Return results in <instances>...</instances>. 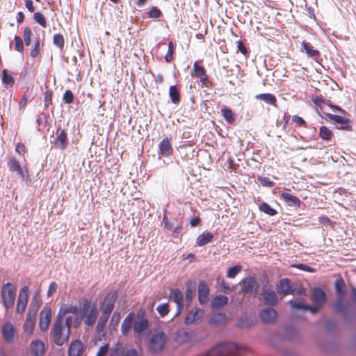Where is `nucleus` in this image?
Here are the masks:
<instances>
[{
	"label": "nucleus",
	"instance_id": "obj_1",
	"mask_svg": "<svg viewBox=\"0 0 356 356\" xmlns=\"http://www.w3.org/2000/svg\"><path fill=\"white\" fill-rule=\"evenodd\" d=\"M334 288L338 298L333 304V308L335 312L341 314L343 321L345 323H350L353 320V312L350 309L349 302H343L342 296L346 293V285L342 278H338L334 283Z\"/></svg>",
	"mask_w": 356,
	"mask_h": 356
},
{
	"label": "nucleus",
	"instance_id": "obj_2",
	"mask_svg": "<svg viewBox=\"0 0 356 356\" xmlns=\"http://www.w3.org/2000/svg\"><path fill=\"white\" fill-rule=\"evenodd\" d=\"M245 346L238 345L234 342L219 343L209 349L202 356H238L241 350H247Z\"/></svg>",
	"mask_w": 356,
	"mask_h": 356
},
{
	"label": "nucleus",
	"instance_id": "obj_3",
	"mask_svg": "<svg viewBox=\"0 0 356 356\" xmlns=\"http://www.w3.org/2000/svg\"><path fill=\"white\" fill-rule=\"evenodd\" d=\"M50 337L56 346H61L68 341L70 332L67 330L66 333H63V323H60L58 321L53 323Z\"/></svg>",
	"mask_w": 356,
	"mask_h": 356
},
{
	"label": "nucleus",
	"instance_id": "obj_4",
	"mask_svg": "<svg viewBox=\"0 0 356 356\" xmlns=\"http://www.w3.org/2000/svg\"><path fill=\"white\" fill-rule=\"evenodd\" d=\"M167 337L165 333L160 330L152 336L149 340V349L154 353L161 352L166 343Z\"/></svg>",
	"mask_w": 356,
	"mask_h": 356
},
{
	"label": "nucleus",
	"instance_id": "obj_5",
	"mask_svg": "<svg viewBox=\"0 0 356 356\" xmlns=\"http://www.w3.org/2000/svg\"><path fill=\"white\" fill-rule=\"evenodd\" d=\"M1 297L6 310L13 308L15 304V293L12 288V284L8 282L1 288Z\"/></svg>",
	"mask_w": 356,
	"mask_h": 356
},
{
	"label": "nucleus",
	"instance_id": "obj_6",
	"mask_svg": "<svg viewBox=\"0 0 356 356\" xmlns=\"http://www.w3.org/2000/svg\"><path fill=\"white\" fill-rule=\"evenodd\" d=\"M117 298L118 292L116 291H111L105 296L103 302L100 304L102 314L111 316L114 309Z\"/></svg>",
	"mask_w": 356,
	"mask_h": 356
},
{
	"label": "nucleus",
	"instance_id": "obj_7",
	"mask_svg": "<svg viewBox=\"0 0 356 356\" xmlns=\"http://www.w3.org/2000/svg\"><path fill=\"white\" fill-rule=\"evenodd\" d=\"M51 143L55 148L61 151L65 150L69 145L67 130L61 129L60 127H58Z\"/></svg>",
	"mask_w": 356,
	"mask_h": 356
},
{
	"label": "nucleus",
	"instance_id": "obj_8",
	"mask_svg": "<svg viewBox=\"0 0 356 356\" xmlns=\"http://www.w3.org/2000/svg\"><path fill=\"white\" fill-rule=\"evenodd\" d=\"M325 115L329 120L340 124L339 127H337V129L345 131H352L353 122L350 119L344 118V115H338L332 113H325Z\"/></svg>",
	"mask_w": 356,
	"mask_h": 356
},
{
	"label": "nucleus",
	"instance_id": "obj_9",
	"mask_svg": "<svg viewBox=\"0 0 356 356\" xmlns=\"http://www.w3.org/2000/svg\"><path fill=\"white\" fill-rule=\"evenodd\" d=\"M29 299V286H24L18 295L16 312L17 314H23L26 309L27 302Z\"/></svg>",
	"mask_w": 356,
	"mask_h": 356
},
{
	"label": "nucleus",
	"instance_id": "obj_10",
	"mask_svg": "<svg viewBox=\"0 0 356 356\" xmlns=\"http://www.w3.org/2000/svg\"><path fill=\"white\" fill-rule=\"evenodd\" d=\"M242 289L241 291L244 293H254L256 296L258 293L259 284L255 278L248 276L241 281Z\"/></svg>",
	"mask_w": 356,
	"mask_h": 356
},
{
	"label": "nucleus",
	"instance_id": "obj_11",
	"mask_svg": "<svg viewBox=\"0 0 356 356\" xmlns=\"http://www.w3.org/2000/svg\"><path fill=\"white\" fill-rule=\"evenodd\" d=\"M277 293L282 296L294 294L291 282L289 278L280 279L276 285Z\"/></svg>",
	"mask_w": 356,
	"mask_h": 356
},
{
	"label": "nucleus",
	"instance_id": "obj_12",
	"mask_svg": "<svg viewBox=\"0 0 356 356\" xmlns=\"http://www.w3.org/2000/svg\"><path fill=\"white\" fill-rule=\"evenodd\" d=\"M51 309L49 307H44L40 313L39 327L42 332L47 330L51 320Z\"/></svg>",
	"mask_w": 356,
	"mask_h": 356
},
{
	"label": "nucleus",
	"instance_id": "obj_13",
	"mask_svg": "<svg viewBox=\"0 0 356 356\" xmlns=\"http://www.w3.org/2000/svg\"><path fill=\"white\" fill-rule=\"evenodd\" d=\"M261 296L264 303L266 305L275 306L280 301L277 293L272 289H263Z\"/></svg>",
	"mask_w": 356,
	"mask_h": 356
},
{
	"label": "nucleus",
	"instance_id": "obj_14",
	"mask_svg": "<svg viewBox=\"0 0 356 356\" xmlns=\"http://www.w3.org/2000/svg\"><path fill=\"white\" fill-rule=\"evenodd\" d=\"M260 320L266 324H270L275 321L277 318V311L272 307H266L259 312Z\"/></svg>",
	"mask_w": 356,
	"mask_h": 356
},
{
	"label": "nucleus",
	"instance_id": "obj_15",
	"mask_svg": "<svg viewBox=\"0 0 356 356\" xmlns=\"http://www.w3.org/2000/svg\"><path fill=\"white\" fill-rule=\"evenodd\" d=\"M170 300L175 302L177 305L175 316L179 315L184 307V296L181 290L179 289L171 290Z\"/></svg>",
	"mask_w": 356,
	"mask_h": 356
},
{
	"label": "nucleus",
	"instance_id": "obj_16",
	"mask_svg": "<svg viewBox=\"0 0 356 356\" xmlns=\"http://www.w3.org/2000/svg\"><path fill=\"white\" fill-rule=\"evenodd\" d=\"M91 301L87 298L83 299L81 304H80L79 314L74 318V327H77L81 322V320L86 316L87 313L91 308Z\"/></svg>",
	"mask_w": 356,
	"mask_h": 356
},
{
	"label": "nucleus",
	"instance_id": "obj_17",
	"mask_svg": "<svg viewBox=\"0 0 356 356\" xmlns=\"http://www.w3.org/2000/svg\"><path fill=\"white\" fill-rule=\"evenodd\" d=\"M8 167L10 171L17 172V175L22 178V179H24L26 175L28 174L26 169L22 168L19 161H17L15 157L9 158Z\"/></svg>",
	"mask_w": 356,
	"mask_h": 356
},
{
	"label": "nucleus",
	"instance_id": "obj_18",
	"mask_svg": "<svg viewBox=\"0 0 356 356\" xmlns=\"http://www.w3.org/2000/svg\"><path fill=\"white\" fill-rule=\"evenodd\" d=\"M198 301L200 304L204 305L208 302L209 288L204 280H200L198 284Z\"/></svg>",
	"mask_w": 356,
	"mask_h": 356
},
{
	"label": "nucleus",
	"instance_id": "obj_19",
	"mask_svg": "<svg viewBox=\"0 0 356 356\" xmlns=\"http://www.w3.org/2000/svg\"><path fill=\"white\" fill-rule=\"evenodd\" d=\"M173 153V149L168 137L164 138L159 144L158 154L159 156L168 157Z\"/></svg>",
	"mask_w": 356,
	"mask_h": 356
},
{
	"label": "nucleus",
	"instance_id": "obj_20",
	"mask_svg": "<svg viewBox=\"0 0 356 356\" xmlns=\"http://www.w3.org/2000/svg\"><path fill=\"white\" fill-rule=\"evenodd\" d=\"M312 301L318 306H322L327 301L325 292L320 287H315L312 291Z\"/></svg>",
	"mask_w": 356,
	"mask_h": 356
},
{
	"label": "nucleus",
	"instance_id": "obj_21",
	"mask_svg": "<svg viewBox=\"0 0 356 356\" xmlns=\"http://www.w3.org/2000/svg\"><path fill=\"white\" fill-rule=\"evenodd\" d=\"M35 317L36 314L34 312H32V311H28L23 327L24 332L29 334H32L33 332Z\"/></svg>",
	"mask_w": 356,
	"mask_h": 356
},
{
	"label": "nucleus",
	"instance_id": "obj_22",
	"mask_svg": "<svg viewBox=\"0 0 356 356\" xmlns=\"http://www.w3.org/2000/svg\"><path fill=\"white\" fill-rule=\"evenodd\" d=\"M98 316V310L95 305H92L86 316H84V323L88 326L92 327L95 323Z\"/></svg>",
	"mask_w": 356,
	"mask_h": 356
},
{
	"label": "nucleus",
	"instance_id": "obj_23",
	"mask_svg": "<svg viewBox=\"0 0 356 356\" xmlns=\"http://www.w3.org/2000/svg\"><path fill=\"white\" fill-rule=\"evenodd\" d=\"M44 343L40 340L33 341L31 343V353L33 356H42L44 353Z\"/></svg>",
	"mask_w": 356,
	"mask_h": 356
},
{
	"label": "nucleus",
	"instance_id": "obj_24",
	"mask_svg": "<svg viewBox=\"0 0 356 356\" xmlns=\"http://www.w3.org/2000/svg\"><path fill=\"white\" fill-rule=\"evenodd\" d=\"M14 327L10 322H6L2 327V334L3 339L10 343L13 341L14 339Z\"/></svg>",
	"mask_w": 356,
	"mask_h": 356
},
{
	"label": "nucleus",
	"instance_id": "obj_25",
	"mask_svg": "<svg viewBox=\"0 0 356 356\" xmlns=\"http://www.w3.org/2000/svg\"><path fill=\"white\" fill-rule=\"evenodd\" d=\"M83 348V343L80 341H72L68 348V356H81Z\"/></svg>",
	"mask_w": 356,
	"mask_h": 356
},
{
	"label": "nucleus",
	"instance_id": "obj_26",
	"mask_svg": "<svg viewBox=\"0 0 356 356\" xmlns=\"http://www.w3.org/2000/svg\"><path fill=\"white\" fill-rule=\"evenodd\" d=\"M281 197L289 207H299L301 204L300 199L290 193L283 192Z\"/></svg>",
	"mask_w": 356,
	"mask_h": 356
},
{
	"label": "nucleus",
	"instance_id": "obj_27",
	"mask_svg": "<svg viewBox=\"0 0 356 356\" xmlns=\"http://www.w3.org/2000/svg\"><path fill=\"white\" fill-rule=\"evenodd\" d=\"M149 327V321L145 318H142L139 321H136L133 325L134 332L141 334L145 332Z\"/></svg>",
	"mask_w": 356,
	"mask_h": 356
},
{
	"label": "nucleus",
	"instance_id": "obj_28",
	"mask_svg": "<svg viewBox=\"0 0 356 356\" xmlns=\"http://www.w3.org/2000/svg\"><path fill=\"white\" fill-rule=\"evenodd\" d=\"M228 302V298L223 295H218L213 298L211 302V307L212 309L220 308Z\"/></svg>",
	"mask_w": 356,
	"mask_h": 356
},
{
	"label": "nucleus",
	"instance_id": "obj_29",
	"mask_svg": "<svg viewBox=\"0 0 356 356\" xmlns=\"http://www.w3.org/2000/svg\"><path fill=\"white\" fill-rule=\"evenodd\" d=\"M305 50L307 56L313 59H316L320 56V52L317 49H313L312 45L305 41L302 43V51Z\"/></svg>",
	"mask_w": 356,
	"mask_h": 356
},
{
	"label": "nucleus",
	"instance_id": "obj_30",
	"mask_svg": "<svg viewBox=\"0 0 356 356\" xmlns=\"http://www.w3.org/2000/svg\"><path fill=\"white\" fill-rule=\"evenodd\" d=\"M213 234L210 232H203L196 238V245L202 247L211 241Z\"/></svg>",
	"mask_w": 356,
	"mask_h": 356
},
{
	"label": "nucleus",
	"instance_id": "obj_31",
	"mask_svg": "<svg viewBox=\"0 0 356 356\" xmlns=\"http://www.w3.org/2000/svg\"><path fill=\"white\" fill-rule=\"evenodd\" d=\"M41 305H42V300L40 296V291H37L34 293V295L31 299L30 308H29V311H32V312H34L35 314H37L38 309L40 307Z\"/></svg>",
	"mask_w": 356,
	"mask_h": 356
},
{
	"label": "nucleus",
	"instance_id": "obj_32",
	"mask_svg": "<svg viewBox=\"0 0 356 356\" xmlns=\"http://www.w3.org/2000/svg\"><path fill=\"white\" fill-rule=\"evenodd\" d=\"M164 227L176 234H179L182 229V225L181 223L178 222L177 220H170L169 222H165V226Z\"/></svg>",
	"mask_w": 356,
	"mask_h": 356
},
{
	"label": "nucleus",
	"instance_id": "obj_33",
	"mask_svg": "<svg viewBox=\"0 0 356 356\" xmlns=\"http://www.w3.org/2000/svg\"><path fill=\"white\" fill-rule=\"evenodd\" d=\"M109 317V316L101 314L96 325V332L97 334H100L104 331Z\"/></svg>",
	"mask_w": 356,
	"mask_h": 356
},
{
	"label": "nucleus",
	"instance_id": "obj_34",
	"mask_svg": "<svg viewBox=\"0 0 356 356\" xmlns=\"http://www.w3.org/2000/svg\"><path fill=\"white\" fill-rule=\"evenodd\" d=\"M169 96L172 102L177 104L180 102V93L176 86H171L169 88Z\"/></svg>",
	"mask_w": 356,
	"mask_h": 356
},
{
	"label": "nucleus",
	"instance_id": "obj_35",
	"mask_svg": "<svg viewBox=\"0 0 356 356\" xmlns=\"http://www.w3.org/2000/svg\"><path fill=\"white\" fill-rule=\"evenodd\" d=\"M226 321V315L223 313H218L213 314L209 319L210 325H220L225 323Z\"/></svg>",
	"mask_w": 356,
	"mask_h": 356
},
{
	"label": "nucleus",
	"instance_id": "obj_36",
	"mask_svg": "<svg viewBox=\"0 0 356 356\" xmlns=\"http://www.w3.org/2000/svg\"><path fill=\"white\" fill-rule=\"evenodd\" d=\"M2 83L3 84L9 86L13 87L15 84V79L13 76L8 73V71L6 69H3L2 70Z\"/></svg>",
	"mask_w": 356,
	"mask_h": 356
},
{
	"label": "nucleus",
	"instance_id": "obj_37",
	"mask_svg": "<svg viewBox=\"0 0 356 356\" xmlns=\"http://www.w3.org/2000/svg\"><path fill=\"white\" fill-rule=\"evenodd\" d=\"M256 98L260 100L264 101L268 104L270 105H275L276 102V98L275 97L270 93H262L257 95L256 96Z\"/></svg>",
	"mask_w": 356,
	"mask_h": 356
},
{
	"label": "nucleus",
	"instance_id": "obj_38",
	"mask_svg": "<svg viewBox=\"0 0 356 356\" xmlns=\"http://www.w3.org/2000/svg\"><path fill=\"white\" fill-rule=\"evenodd\" d=\"M333 136V132L327 127L321 126L319 129V137L324 140H329Z\"/></svg>",
	"mask_w": 356,
	"mask_h": 356
},
{
	"label": "nucleus",
	"instance_id": "obj_39",
	"mask_svg": "<svg viewBox=\"0 0 356 356\" xmlns=\"http://www.w3.org/2000/svg\"><path fill=\"white\" fill-rule=\"evenodd\" d=\"M221 114L229 124H233L235 121L232 111L229 108H224L221 110Z\"/></svg>",
	"mask_w": 356,
	"mask_h": 356
},
{
	"label": "nucleus",
	"instance_id": "obj_40",
	"mask_svg": "<svg viewBox=\"0 0 356 356\" xmlns=\"http://www.w3.org/2000/svg\"><path fill=\"white\" fill-rule=\"evenodd\" d=\"M259 209L261 212H264L270 216H275L277 213V211L266 202L261 204L259 206Z\"/></svg>",
	"mask_w": 356,
	"mask_h": 356
},
{
	"label": "nucleus",
	"instance_id": "obj_41",
	"mask_svg": "<svg viewBox=\"0 0 356 356\" xmlns=\"http://www.w3.org/2000/svg\"><path fill=\"white\" fill-rule=\"evenodd\" d=\"M34 45L30 51V56L32 58H36L40 51V42L38 38H33Z\"/></svg>",
	"mask_w": 356,
	"mask_h": 356
},
{
	"label": "nucleus",
	"instance_id": "obj_42",
	"mask_svg": "<svg viewBox=\"0 0 356 356\" xmlns=\"http://www.w3.org/2000/svg\"><path fill=\"white\" fill-rule=\"evenodd\" d=\"M206 74V70L203 66H200L197 62L193 64V72L191 73L192 76L200 77Z\"/></svg>",
	"mask_w": 356,
	"mask_h": 356
},
{
	"label": "nucleus",
	"instance_id": "obj_43",
	"mask_svg": "<svg viewBox=\"0 0 356 356\" xmlns=\"http://www.w3.org/2000/svg\"><path fill=\"white\" fill-rule=\"evenodd\" d=\"M33 36V33L30 27L26 26L24 29L23 39L26 46H29L31 44V38Z\"/></svg>",
	"mask_w": 356,
	"mask_h": 356
},
{
	"label": "nucleus",
	"instance_id": "obj_44",
	"mask_svg": "<svg viewBox=\"0 0 356 356\" xmlns=\"http://www.w3.org/2000/svg\"><path fill=\"white\" fill-rule=\"evenodd\" d=\"M53 43L55 46L62 50L64 47L65 40L62 34L56 33L54 35Z\"/></svg>",
	"mask_w": 356,
	"mask_h": 356
},
{
	"label": "nucleus",
	"instance_id": "obj_45",
	"mask_svg": "<svg viewBox=\"0 0 356 356\" xmlns=\"http://www.w3.org/2000/svg\"><path fill=\"white\" fill-rule=\"evenodd\" d=\"M175 51V46L172 41L168 42V51L165 56V60L166 63H170L173 60V54Z\"/></svg>",
	"mask_w": 356,
	"mask_h": 356
},
{
	"label": "nucleus",
	"instance_id": "obj_46",
	"mask_svg": "<svg viewBox=\"0 0 356 356\" xmlns=\"http://www.w3.org/2000/svg\"><path fill=\"white\" fill-rule=\"evenodd\" d=\"M133 325V322L124 320L121 325L122 334L123 336H127L129 334Z\"/></svg>",
	"mask_w": 356,
	"mask_h": 356
},
{
	"label": "nucleus",
	"instance_id": "obj_47",
	"mask_svg": "<svg viewBox=\"0 0 356 356\" xmlns=\"http://www.w3.org/2000/svg\"><path fill=\"white\" fill-rule=\"evenodd\" d=\"M33 19L42 27H43V28L47 27V21H46V19L42 13H39V12L35 13L33 15Z\"/></svg>",
	"mask_w": 356,
	"mask_h": 356
},
{
	"label": "nucleus",
	"instance_id": "obj_48",
	"mask_svg": "<svg viewBox=\"0 0 356 356\" xmlns=\"http://www.w3.org/2000/svg\"><path fill=\"white\" fill-rule=\"evenodd\" d=\"M156 311L161 317L165 316L169 313V305L168 302L162 303L157 306Z\"/></svg>",
	"mask_w": 356,
	"mask_h": 356
},
{
	"label": "nucleus",
	"instance_id": "obj_49",
	"mask_svg": "<svg viewBox=\"0 0 356 356\" xmlns=\"http://www.w3.org/2000/svg\"><path fill=\"white\" fill-rule=\"evenodd\" d=\"M241 270V267L240 266L236 265L227 270V277L228 278H234L236 276V275Z\"/></svg>",
	"mask_w": 356,
	"mask_h": 356
},
{
	"label": "nucleus",
	"instance_id": "obj_50",
	"mask_svg": "<svg viewBox=\"0 0 356 356\" xmlns=\"http://www.w3.org/2000/svg\"><path fill=\"white\" fill-rule=\"evenodd\" d=\"M197 313H198L197 310L195 311V312H193V311L190 312L185 318V320H184L185 324L191 325V324L193 323L195 321V320L197 319L196 316H197Z\"/></svg>",
	"mask_w": 356,
	"mask_h": 356
},
{
	"label": "nucleus",
	"instance_id": "obj_51",
	"mask_svg": "<svg viewBox=\"0 0 356 356\" xmlns=\"http://www.w3.org/2000/svg\"><path fill=\"white\" fill-rule=\"evenodd\" d=\"M66 314L67 311H65L64 306L62 305L59 309L54 323H57L58 321L60 323H63L64 317Z\"/></svg>",
	"mask_w": 356,
	"mask_h": 356
},
{
	"label": "nucleus",
	"instance_id": "obj_52",
	"mask_svg": "<svg viewBox=\"0 0 356 356\" xmlns=\"http://www.w3.org/2000/svg\"><path fill=\"white\" fill-rule=\"evenodd\" d=\"M161 11L155 6H153L147 13V16L149 18L156 19L161 17Z\"/></svg>",
	"mask_w": 356,
	"mask_h": 356
},
{
	"label": "nucleus",
	"instance_id": "obj_53",
	"mask_svg": "<svg viewBox=\"0 0 356 356\" xmlns=\"http://www.w3.org/2000/svg\"><path fill=\"white\" fill-rule=\"evenodd\" d=\"M14 40L15 41V49L17 51L22 52L24 51V44L22 39L16 35L14 37Z\"/></svg>",
	"mask_w": 356,
	"mask_h": 356
},
{
	"label": "nucleus",
	"instance_id": "obj_54",
	"mask_svg": "<svg viewBox=\"0 0 356 356\" xmlns=\"http://www.w3.org/2000/svg\"><path fill=\"white\" fill-rule=\"evenodd\" d=\"M74 100V94L73 92L70 90H65L64 95H63V101L65 103V104H71L72 103Z\"/></svg>",
	"mask_w": 356,
	"mask_h": 356
},
{
	"label": "nucleus",
	"instance_id": "obj_55",
	"mask_svg": "<svg viewBox=\"0 0 356 356\" xmlns=\"http://www.w3.org/2000/svg\"><path fill=\"white\" fill-rule=\"evenodd\" d=\"M258 180L263 186L273 187L274 186V182L271 181L268 177H259Z\"/></svg>",
	"mask_w": 356,
	"mask_h": 356
},
{
	"label": "nucleus",
	"instance_id": "obj_56",
	"mask_svg": "<svg viewBox=\"0 0 356 356\" xmlns=\"http://www.w3.org/2000/svg\"><path fill=\"white\" fill-rule=\"evenodd\" d=\"M52 101V92L50 90H47L44 92V106L45 108H47L51 104Z\"/></svg>",
	"mask_w": 356,
	"mask_h": 356
},
{
	"label": "nucleus",
	"instance_id": "obj_57",
	"mask_svg": "<svg viewBox=\"0 0 356 356\" xmlns=\"http://www.w3.org/2000/svg\"><path fill=\"white\" fill-rule=\"evenodd\" d=\"M291 266L298 268L300 270L306 271V272H309V273L314 272V269L312 267H311L308 265L304 264H296L291 265Z\"/></svg>",
	"mask_w": 356,
	"mask_h": 356
},
{
	"label": "nucleus",
	"instance_id": "obj_58",
	"mask_svg": "<svg viewBox=\"0 0 356 356\" xmlns=\"http://www.w3.org/2000/svg\"><path fill=\"white\" fill-rule=\"evenodd\" d=\"M289 303L290 304L292 309H303L305 311L306 305L301 302H297V301H293V300H291L289 301Z\"/></svg>",
	"mask_w": 356,
	"mask_h": 356
},
{
	"label": "nucleus",
	"instance_id": "obj_59",
	"mask_svg": "<svg viewBox=\"0 0 356 356\" xmlns=\"http://www.w3.org/2000/svg\"><path fill=\"white\" fill-rule=\"evenodd\" d=\"M292 122L297 123L299 127H303L305 128L307 127V123L305 120L298 115H293L292 117Z\"/></svg>",
	"mask_w": 356,
	"mask_h": 356
},
{
	"label": "nucleus",
	"instance_id": "obj_60",
	"mask_svg": "<svg viewBox=\"0 0 356 356\" xmlns=\"http://www.w3.org/2000/svg\"><path fill=\"white\" fill-rule=\"evenodd\" d=\"M65 307V311H67V314L72 313L73 314H79V309L76 305H70V307H67V305H63Z\"/></svg>",
	"mask_w": 356,
	"mask_h": 356
},
{
	"label": "nucleus",
	"instance_id": "obj_61",
	"mask_svg": "<svg viewBox=\"0 0 356 356\" xmlns=\"http://www.w3.org/2000/svg\"><path fill=\"white\" fill-rule=\"evenodd\" d=\"M318 221L321 223H323L324 225H326L327 226L332 227L334 225V222L326 216L322 215L318 217Z\"/></svg>",
	"mask_w": 356,
	"mask_h": 356
},
{
	"label": "nucleus",
	"instance_id": "obj_62",
	"mask_svg": "<svg viewBox=\"0 0 356 356\" xmlns=\"http://www.w3.org/2000/svg\"><path fill=\"white\" fill-rule=\"evenodd\" d=\"M313 102L316 106L322 109L325 106V100L322 97H316L313 99Z\"/></svg>",
	"mask_w": 356,
	"mask_h": 356
},
{
	"label": "nucleus",
	"instance_id": "obj_63",
	"mask_svg": "<svg viewBox=\"0 0 356 356\" xmlns=\"http://www.w3.org/2000/svg\"><path fill=\"white\" fill-rule=\"evenodd\" d=\"M193 291L194 290L191 287L187 286L186 293H185V298H186V302H191L192 301L193 296Z\"/></svg>",
	"mask_w": 356,
	"mask_h": 356
},
{
	"label": "nucleus",
	"instance_id": "obj_64",
	"mask_svg": "<svg viewBox=\"0 0 356 356\" xmlns=\"http://www.w3.org/2000/svg\"><path fill=\"white\" fill-rule=\"evenodd\" d=\"M120 320V314L119 312H114L113 314V316L111 320V324L113 325L114 327L118 326L119 322Z\"/></svg>",
	"mask_w": 356,
	"mask_h": 356
}]
</instances>
